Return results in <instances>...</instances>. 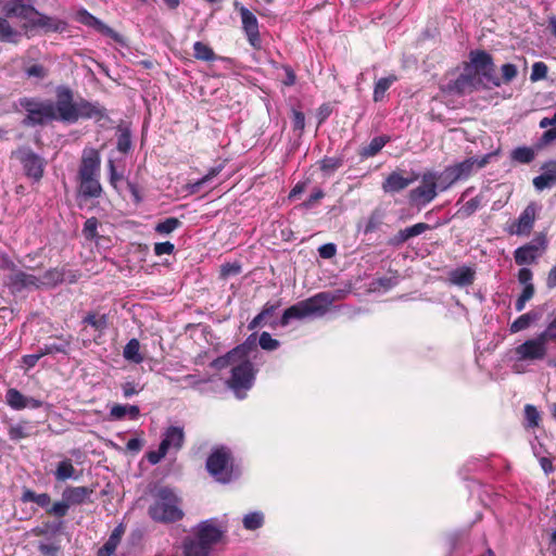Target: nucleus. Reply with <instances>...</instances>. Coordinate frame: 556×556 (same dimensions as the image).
Returning a JSON list of instances; mask_svg holds the SVG:
<instances>
[{
	"label": "nucleus",
	"instance_id": "nucleus-1",
	"mask_svg": "<svg viewBox=\"0 0 556 556\" xmlns=\"http://www.w3.org/2000/svg\"><path fill=\"white\" fill-rule=\"evenodd\" d=\"M247 353V346L239 345L211 363V366L216 369L230 367L231 376L227 384L239 400L247 396V391L253 387L257 372Z\"/></svg>",
	"mask_w": 556,
	"mask_h": 556
},
{
	"label": "nucleus",
	"instance_id": "nucleus-2",
	"mask_svg": "<svg viewBox=\"0 0 556 556\" xmlns=\"http://www.w3.org/2000/svg\"><path fill=\"white\" fill-rule=\"evenodd\" d=\"M228 531L226 519L210 518L192 529V535L184 540L185 556H210L214 546L223 541Z\"/></svg>",
	"mask_w": 556,
	"mask_h": 556
},
{
	"label": "nucleus",
	"instance_id": "nucleus-3",
	"mask_svg": "<svg viewBox=\"0 0 556 556\" xmlns=\"http://www.w3.org/2000/svg\"><path fill=\"white\" fill-rule=\"evenodd\" d=\"M55 119L74 124L78 119L94 118L100 121L106 116L105 109L98 102H90L85 99L74 101L73 92L68 87L56 88Z\"/></svg>",
	"mask_w": 556,
	"mask_h": 556
},
{
	"label": "nucleus",
	"instance_id": "nucleus-4",
	"mask_svg": "<svg viewBox=\"0 0 556 556\" xmlns=\"http://www.w3.org/2000/svg\"><path fill=\"white\" fill-rule=\"evenodd\" d=\"M148 513L152 520L162 523L176 522L184 517L180 498L168 486H161L153 492V503Z\"/></svg>",
	"mask_w": 556,
	"mask_h": 556
},
{
	"label": "nucleus",
	"instance_id": "nucleus-5",
	"mask_svg": "<svg viewBox=\"0 0 556 556\" xmlns=\"http://www.w3.org/2000/svg\"><path fill=\"white\" fill-rule=\"evenodd\" d=\"M336 299V295L331 292H320L312 298L298 302L283 312L280 324L281 326H287L292 319L321 317L328 312Z\"/></svg>",
	"mask_w": 556,
	"mask_h": 556
},
{
	"label": "nucleus",
	"instance_id": "nucleus-6",
	"mask_svg": "<svg viewBox=\"0 0 556 556\" xmlns=\"http://www.w3.org/2000/svg\"><path fill=\"white\" fill-rule=\"evenodd\" d=\"M547 352V343L540 333L527 339L514 349L511 370L515 374L526 372L528 365L545 359Z\"/></svg>",
	"mask_w": 556,
	"mask_h": 556
},
{
	"label": "nucleus",
	"instance_id": "nucleus-7",
	"mask_svg": "<svg viewBox=\"0 0 556 556\" xmlns=\"http://www.w3.org/2000/svg\"><path fill=\"white\" fill-rule=\"evenodd\" d=\"M206 469L220 483H229L240 476V469L233 464L231 451L226 446H217L211 452Z\"/></svg>",
	"mask_w": 556,
	"mask_h": 556
},
{
	"label": "nucleus",
	"instance_id": "nucleus-8",
	"mask_svg": "<svg viewBox=\"0 0 556 556\" xmlns=\"http://www.w3.org/2000/svg\"><path fill=\"white\" fill-rule=\"evenodd\" d=\"M20 104L27 113L24 119L27 126L43 125L55 119V106L51 100L24 98Z\"/></svg>",
	"mask_w": 556,
	"mask_h": 556
},
{
	"label": "nucleus",
	"instance_id": "nucleus-9",
	"mask_svg": "<svg viewBox=\"0 0 556 556\" xmlns=\"http://www.w3.org/2000/svg\"><path fill=\"white\" fill-rule=\"evenodd\" d=\"M93 490L88 486H66L62 492V500L55 502L49 509L48 514L58 518L67 515L71 506L81 505L86 503Z\"/></svg>",
	"mask_w": 556,
	"mask_h": 556
},
{
	"label": "nucleus",
	"instance_id": "nucleus-10",
	"mask_svg": "<svg viewBox=\"0 0 556 556\" xmlns=\"http://www.w3.org/2000/svg\"><path fill=\"white\" fill-rule=\"evenodd\" d=\"M469 59L476 73L482 75L494 87H500L502 85L501 78L493 75L494 63L490 53L483 50H473L470 52Z\"/></svg>",
	"mask_w": 556,
	"mask_h": 556
},
{
	"label": "nucleus",
	"instance_id": "nucleus-11",
	"mask_svg": "<svg viewBox=\"0 0 556 556\" xmlns=\"http://www.w3.org/2000/svg\"><path fill=\"white\" fill-rule=\"evenodd\" d=\"M539 206L531 202L520 213L517 220L507 227V232L513 236H529L536 220Z\"/></svg>",
	"mask_w": 556,
	"mask_h": 556
},
{
	"label": "nucleus",
	"instance_id": "nucleus-12",
	"mask_svg": "<svg viewBox=\"0 0 556 556\" xmlns=\"http://www.w3.org/2000/svg\"><path fill=\"white\" fill-rule=\"evenodd\" d=\"M492 157L493 153H488L482 156H471L450 166L456 180L464 181L471 177L477 170L486 166Z\"/></svg>",
	"mask_w": 556,
	"mask_h": 556
},
{
	"label": "nucleus",
	"instance_id": "nucleus-13",
	"mask_svg": "<svg viewBox=\"0 0 556 556\" xmlns=\"http://www.w3.org/2000/svg\"><path fill=\"white\" fill-rule=\"evenodd\" d=\"M546 249V240L542 236L536 240L529 242L514 251V258L517 265H532Z\"/></svg>",
	"mask_w": 556,
	"mask_h": 556
},
{
	"label": "nucleus",
	"instance_id": "nucleus-14",
	"mask_svg": "<svg viewBox=\"0 0 556 556\" xmlns=\"http://www.w3.org/2000/svg\"><path fill=\"white\" fill-rule=\"evenodd\" d=\"M437 182L432 174L425 173L421 177V185L410 191L413 202L428 204L437 197Z\"/></svg>",
	"mask_w": 556,
	"mask_h": 556
},
{
	"label": "nucleus",
	"instance_id": "nucleus-15",
	"mask_svg": "<svg viewBox=\"0 0 556 556\" xmlns=\"http://www.w3.org/2000/svg\"><path fill=\"white\" fill-rule=\"evenodd\" d=\"M7 283L13 292L39 289V277L15 268L7 277Z\"/></svg>",
	"mask_w": 556,
	"mask_h": 556
},
{
	"label": "nucleus",
	"instance_id": "nucleus-16",
	"mask_svg": "<svg viewBox=\"0 0 556 556\" xmlns=\"http://www.w3.org/2000/svg\"><path fill=\"white\" fill-rule=\"evenodd\" d=\"M2 11L5 17H17L25 21L24 28L28 29L30 18L37 14V10L23 2V0H11L4 3Z\"/></svg>",
	"mask_w": 556,
	"mask_h": 556
},
{
	"label": "nucleus",
	"instance_id": "nucleus-17",
	"mask_svg": "<svg viewBox=\"0 0 556 556\" xmlns=\"http://www.w3.org/2000/svg\"><path fill=\"white\" fill-rule=\"evenodd\" d=\"M5 403L13 410L25 408L36 409L43 405V402L31 396H26L15 388H10L5 392Z\"/></svg>",
	"mask_w": 556,
	"mask_h": 556
},
{
	"label": "nucleus",
	"instance_id": "nucleus-18",
	"mask_svg": "<svg viewBox=\"0 0 556 556\" xmlns=\"http://www.w3.org/2000/svg\"><path fill=\"white\" fill-rule=\"evenodd\" d=\"M101 157L99 152L93 149L83 151L81 161L78 169V178L89 176H100Z\"/></svg>",
	"mask_w": 556,
	"mask_h": 556
},
{
	"label": "nucleus",
	"instance_id": "nucleus-19",
	"mask_svg": "<svg viewBox=\"0 0 556 556\" xmlns=\"http://www.w3.org/2000/svg\"><path fill=\"white\" fill-rule=\"evenodd\" d=\"M21 161L26 175L35 181H39L43 175V159L33 151L27 150L22 152Z\"/></svg>",
	"mask_w": 556,
	"mask_h": 556
},
{
	"label": "nucleus",
	"instance_id": "nucleus-20",
	"mask_svg": "<svg viewBox=\"0 0 556 556\" xmlns=\"http://www.w3.org/2000/svg\"><path fill=\"white\" fill-rule=\"evenodd\" d=\"M240 16L242 28L251 46L258 47L261 43L258 22L256 16L247 8L241 7Z\"/></svg>",
	"mask_w": 556,
	"mask_h": 556
},
{
	"label": "nucleus",
	"instance_id": "nucleus-21",
	"mask_svg": "<svg viewBox=\"0 0 556 556\" xmlns=\"http://www.w3.org/2000/svg\"><path fill=\"white\" fill-rule=\"evenodd\" d=\"M8 437L11 441L17 442L35 434V425L26 419L18 421L5 420Z\"/></svg>",
	"mask_w": 556,
	"mask_h": 556
},
{
	"label": "nucleus",
	"instance_id": "nucleus-22",
	"mask_svg": "<svg viewBox=\"0 0 556 556\" xmlns=\"http://www.w3.org/2000/svg\"><path fill=\"white\" fill-rule=\"evenodd\" d=\"M185 443V432L182 427L170 426L163 433V439L161 441V445L163 448L169 453L173 451L177 453Z\"/></svg>",
	"mask_w": 556,
	"mask_h": 556
},
{
	"label": "nucleus",
	"instance_id": "nucleus-23",
	"mask_svg": "<svg viewBox=\"0 0 556 556\" xmlns=\"http://www.w3.org/2000/svg\"><path fill=\"white\" fill-rule=\"evenodd\" d=\"M65 27V22L45 15L39 11L30 18L28 24V28H41L46 31H63Z\"/></svg>",
	"mask_w": 556,
	"mask_h": 556
},
{
	"label": "nucleus",
	"instance_id": "nucleus-24",
	"mask_svg": "<svg viewBox=\"0 0 556 556\" xmlns=\"http://www.w3.org/2000/svg\"><path fill=\"white\" fill-rule=\"evenodd\" d=\"M556 184V160L546 162L542 166V174L533 179V186L538 191L552 188Z\"/></svg>",
	"mask_w": 556,
	"mask_h": 556
},
{
	"label": "nucleus",
	"instance_id": "nucleus-25",
	"mask_svg": "<svg viewBox=\"0 0 556 556\" xmlns=\"http://www.w3.org/2000/svg\"><path fill=\"white\" fill-rule=\"evenodd\" d=\"M448 282L459 288L471 286L476 279V270L470 266H460L448 273Z\"/></svg>",
	"mask_w": 556,
	"mask_h": 556
},
{
	"label": "nucleus",
	"instance_id": "nucleus-26",
	"mask_svg": "<svg viewBox=\"0 0 556 556\" xmlns=\"http://www.w3.org/2000/svg\"><path fill=\"white\" fill-rule=\"evenodd\" d=\"M77 21L86 26L92 27L98 31L108 35L112 38H117V34L108 25H105L102 21L93 16L85 9H80L77 12Z\"/></svg>",
	"mask_w": 556,
	"mask_h": 556
},
{
	"label": "nucleus",
	"instance_id": "nucleus-27",
	"mask_svg": "<svg viewBox=\"0 0 556 556\" xmlns=\"http://www.w3.org/2000/svg\"><path fill=\"white\" fill-rule=\"evenodd\" d=\"M77 21L86 26L92 27L98 31L108 35L112 38H117V34L108 25H105L102 21L93 16L85 9H80L77 12Z\"/></svg>",
	"mask_w": 556,
	"mask_h": 556
},
{
	"label": "nucleus",
	"instance_id": "nucleus-28",
	"mask_svg": "<svg viewBox=\"0 0 556 556\" xmlns=\"http://www.w3.org/2000/svg\"><path fill=\"white\" fill-rule=\"evenodd\" d=\"M430 226L426 223H417L410 227L401 229L395 236H393L389 243L394 247H399L409 240L410 238L417 237L427 231Z\"/></svg>",
	"mask_w": 556,
	"mask_h": 556
},
{
	"label": "nucleus",
	"instance_id": "nucleus-29",
	"mask_svg": "<svg viewBox=\"0 0 556 556\" xmlns=\"http://www.w3.org/2000/svg\"><path fill=\"white\" fill-rule=\"evenodd\" d=\"M124 533L125 526L123 523L117 525L111 532L108 541L98 549L97 556H112L116 552Z\"/></svg>",
	"mask_w": 556,
	"mask_h": 556
},
{
	"label": "nucleus",
	"instance_id": "nucleus-30",
	"mask_svg": "<svg viewBox=\"0 0 556 556\" xmlns=\"http://www.w3.org/2000/svg\"><path fill=\"white\" fill-rule=\"evenodd\" d=\"M79 179V192L84 198H99L102 194L100 176L81 177Z\"/></svg>",
	"mask_w": 556,
	"mask_h": 556
},
{
	"label": "nucleus",
	"instance_id": "nucleus-31",
	"mask_svg": "<svg viewBox=\"0 0 556 556\" xmlns=\"http://www.w3.org/2000/svg\"><path fill=\"white\" fill-rule=\"evenodd\" d=\"M414 180L415 178L403 177L401 174L393 172L387 177L382 187L386 192L395 193L407 188Z\"/></svg>",
	"mask_w": 556,
	"mask_h": 556
},
{
	"label": "nucleus",
	"instance_id": "nucleus-32",
	"mask_svg": "<svg viewBox=\"0 0 556 556\" xmlns=\"http://www.w3.org/2000/svg\"><path fill=\"white\" fill-rule=\"evenodd\" d=\"M224 166L217 165L208 169L206 175H204L201 179L189 182L185 186V190L188 194L199 193L204 187H206L222 170Z\"/></svg>",
	"mask_w": 556,
	"mask_h": 556
},
{
	"label": "nucleus",
	"instance_id": "nucleus-33",
	"mask_svg": "<svg viewBox=\"0 0 556 556\" xmlns=\"http://www.w3.org/2000/svg\"><path fill=\"white\" fill-rule=\"evenodd\" d=\"M53 475L55 480L59 482H64L70 479L77 480L79 478V475L70 458L59 462Z\"/></svg>",
	"mask_w": 556,
	"mask_h": 556
},
{
	"label": "nucleus",
	"instance_id": "nucleus-34",
	"mask_svg": "<svg viewBox=\"0 0 556 556\" xmlns=\"http://www.w3.org/2000/svg\"><path fill=\"white\" fill-rule=\"evenodd\" d=\"M428 174H432L434 176V182H437V188L440 191H445L448 188H451L453 185L458 182L456 180V177L451 168V166H447L444 168V170L438 173V172H428Z\"/></svg>",
	"mask_w": 556,
	"mask_h": 556
},
{
	"label": "nucleus",
	"instance_id": "nucleus-35",
	"mask_svg": "<svg viewBox=\"0 0 556 556\" xmlns=\"http://www.w3.org/2000/svg\"><path fill=\"white\" fill-rule=\"evenodd\" d=\"M124 358L132 364H141L143 362V356L140 353V342L137 339H130L124 350H123Z\"/></svg>",
	"mask_w": 556,
	"mask_h": 556
},
{
	"label": "nucleus",
	"instance_id": "nucleus-36",
	"mask_svg": "<svg viewBox=\"0 0 556 556\" xmlns=\"http://www.w3.org/2000/svg\"><path fill=\"white\" fill-rule=\"evenodd\" d=\"M71 345V341L65 338H60L58 342L46 343L42 346H39L38 350L41 353L42 357L50 354H67Z\"/></svg>",
	"mask_w": 556,
	"mask_h": 556
},
{
	"label": "nucleus",
	"instance_id": "nucleus-37",
	"mask_svg": "<svg viewBox=\"0 0 556 556\" xmlns=\"http://www.w3.org/2000/svg\"><path fill=\"white\" fill-rule=\"evenodd\" d=\"M21 500L24 503H28V502L36 503L38 506H40L42 508H47V510L51 507L50 506L51 497L48 493L37 494L36 492H34L30 489H25L23 491Z\"/></svg>",
	"mask_w": 556,
	"mask_h": 556
},
{
	"label": "nucleus",
	"instance_id": "nucleus-38",
	"mask_svg": "<svg viewBox=\"0 0 556 556\" xmlns=\"http://www.w3.org/2000/svg\"><path fill=\"white\" fill-rule=\"evenodd\" d=\"M21 38V33L14 29L5 17L0 16V41L16 43Z\"/></svg>",
	"mask_w": 556,
	"mask_h": 556
},
{
	"label": "nucleus",
	"instance_id": "nucleus-39",
	"mask_svg": "<svg viewBox=\"0 0 556 556\" xmlns=\"http://www.w3.org/2000/svg\"><path fill=\"white\" fill-rule=\"evenodd\" d=\"M390 138L387 136H378L371 139V141L362 149L361 155L363 157H372L378 154L382 148L389 142Z\"/></svg>",
	"mask_w": 556,
	"mask_h": 556
},
{
	"label": "nucleus",
	"instance_id": "nucleus-40",
	"mask_svg": "<svg viewBox=\"0 0 556 556\" xmlns=\"http://www.w3.org/2000/svg\"><path fill=\"white\" fill-rule=\"evenodd\" d=\"M64 280V274L58 268L47 270L42 277H39V288L55 287Z\"/></svg>",
	"mask_w": 556,
	"mask_h": 556
},
{
	"label": "nucleus",
	"instance_id": "nucleus-41",
	"mask_svg": "<svg viewBox=\"0 0 556 556\" xmlns=\"http://www.w3.org/2000/svg\"><path fill=\"white\" fill-rule=\"evenodd\" d=\"M395 75H390L388 77L380 78L376 81L374 88V101L379 102L384 98L387 90L392 86L394 81H396Z\"/></svg>",
	"mask_w": 556,
	"mask_h": 556
},
{
	"label": "nucleus",
	"instance_id": "nucleus-42",
	"mask_svg": "<svg viewBox=\"0 0 556 556\" xmlns=\"http://www.w3.org/2000/svg\"><path fill=\"white\" fill-rule=\"evenodd\" d=\"M242 525L245 530L254 531L263 527L264 514L262 511H251L243 516Z\"/></svg>",
	"mask_w": 556,
	"mask_h": 556
},
{
	"label": "nucleus",
	"instance_id": "nucleus-43",
	"mask_svg": "<svg viewBox=\"0 0 556 556\" xmlns=\"http://www.w3.org/2000/svg\"><path fill=\"white\" fill-rule=\"evenodd\" d=\"M182 223L176 217H167L157 223L154 227L155 232L162 236L170 235L173 231L181 227Z\"/></svg>",
	"mask_w": 556,
	"mask_h": 556
},
{
	"label": "nucleus",
	"instance_id": "nucleus-44",
	"mask_svg": "<svg viewBox=\"0 0 556 556\" xmlns=\"http://www.w3.org/2000/svg\"><path fill=\"white\" fill-rule=\"evenodd\" d=\"M536 319V315L533 313H526L519 316L516 320H514L509 327V331L511 333H517L519 331L526 330L530 327V325Z\"/></svg>",
	"mask_w": 556,
	"mask_h": 556
},
{
	"label": "nucleus",
	"instance_id": "nucleus-45",
	"mask_svg": "<svg viewBox=\"0 0 556 556\" xmlns=\"http://www.w3.org/2000/svg\"><path fill=\"white\" fill-rule=\"evenodd\" d=\"M535 156L534 150L529 147H518L511 151V159L521 164H528Z\"/></svg>",
	"mask_w": 556,
	"mask_h": 556
},
{
	"label": "nucleus",
	"instance_id": "nucleus-46",
	"mask_svg": "<svg viewBox=\"0 0 556 556\" xmlns=\"http://www.w3.org/2000/svg\"><path fill=\"white\" fill-rule=\"evenodd\" d=\"M193 55L198 60L214 61L216 59L214 51L207 45L197 41L193 45Z\"/></svg>",
	"mask_w": 556,
	"mask_h": 556
},
{
	"label": "nucleus",
	"instance_id": "nucleus-47",
	"mask_svg": "<svg viewBox=\"0 0 556 556\" xmlns=\"http://www.w3.org/2000/svg\"><path fill=\"white\" fill-rule=\"evenodd\" d=\"M342 165H343L342 157H337V156L324 157L320 161V169L327 176L332 175Z\"/></svg>",
	"mask_w": 556,
	"mask_h": 556
},
{
	"label": "nucleus",
	"instance_id": "nucleus-48",
	"mask_svg": "<svg viewBox=\"0 0 556 556\" xmlns=\"http://www.w3.org/2000/svg\"><path fill=\"white\" fill-rule=\"evenodd\" d=\"M482 197L477 195L469 201H467L458 211V214H460L463 217H469L471 216L482 204Z\"/></svg>",
	"mask_w": 556,
	"mask_h": 556
},
{
	"label": "nucleus",
	"instance_id": "nucleus-49",
	"mask_svg": "<svg viewBox=\"0 0 556 556\" xmlns=\"http://www.w3.org/2000/svg\"><path fill=\"white\" fill-rule=\"evenodd\" d=\"M83 323L93 327L96 330L102 331L108 326V319L105 315L88 314Z\"/></svg>",
	"mask_w": 556,
	"mask_h": 556
},
{
	"label": "nucleus",
	"instance_id": "nucleus-50",
	"mask_svg": "<svg viewBox=\"0 0 556 556\" xmlns=\"http://www.w3.org/2000/svg\"><path fill=\"white\" fill-rule=\"evenodd\" d=\"M525 419L528 428H534L539 425L540 413L535 406L527 404L525 406Z\"/></svg>",
	"mask_w": 556,
	"mask_h": 556
},
{
	"label": "nucleus",
	"instance_id": "nucleus-51",
	"mask_svg": "<svg viewBox=\"0 0 556 556\" xmlns=\"http://www.w3.org/2000/svg\"><path fill=\"white\" fill-rule=\"evenodd\" d=\"M258 343L260 346L265 351H275L280 345V342L274 339L268 332L261 333Z\"/></svg>",
	"mask_w": 556,
	"mask_h": 556
},
{
	"label": "nucleus",
	"instance_id": "nucleus-52",
	"mask_svg": "<svg viewBox=\"0 0 556 556\" xmlns=\"http://www.w3.org/2000/svg\"><path fill=\"white\" fill-rule=\"evenodd\" d=\"M131 148V136L128 129H122L117 137V150L127 153Z\"/></svg>",
	"mask_w": 556,
	"mask_h": 556
},
{
	"label": "nucleus",
	"instance_id": "nucleus-53",
	"mask_svg": "<svg viewBox=\"0 0 556 556\" xmlns=\"http://www.w3.org/2000/svg\"><path fill=\"white\" fill-rule=\"evenodd\" d=\"M99 222L96 217L88 218L83 228V233L86 239L93 240L97 238V229Z\"/></svg>",
	"mask_w": 556,
	"mask_h": 556
},
{
	"label": "nucleus",
	"instance_id": "nucleus-54",
	"mask_svg": "<svg viewBox=\"0 0 556 556\" xmlns=\"http://www.w3.org/2000/svg\"><path fill=\"white\" fill-rule=\"evenodd\" d=\"M471 77L467 74H462L454 83L453 89L458 93H466L470 91Z\"/></svg>",
	"mask_w": 556,
	"mask_h": 556
},
{
	"label": "nucleus",
	"instance_id": "nucleus-55",
	"mask_svg": "<svg viewBox=\"0 0 556 556\" xmlns=\"http://www.w3.org/2000/svg\"><path fill=\"white\" fill-rule=\"evenodd\" d=\"M501 72H502L501 81L506 83V84L514 80L518 75L517 66L511 63H506V64L502 65Z\"/></svg>",
	"mask_w": 556,
	"mask_h": 556
},
{
	"label": "nucleus",
	"instance_id": "nucleus-56",
	"mask_svg": "<svg viewBox=\"0 0 556 556\" xmlns=\"http://www.w3.org/2000/svg\"><path fill=\"white\" fill-rule=\"evenodd\" d=\"M546 75H547V66L545 63L535 62L532 65V71H531V75H530V79L532 81H538V80L544 79L546 77Z\"/></svg>",
	"mask_w": 556,
	"mask_h": 556
},
{
	"label": "nucleus",
	"instance_id": "nucleus-57",
	"mask_svg": "<svg viewBox=\"0 0 556 556\" xmlns=\"http://www.w3.org/2000/svg\"><path fill=\"white\" fill-rule=\"evenodd\" d=\"M546 343L549 341L556 343V317L540 332Z\"/></svg>",
	"mask_w": 556,
	"mask_h": 556
},
{
	"label": "nucleus",
	"instance_id": "nucleus-58",
	"mask_svg": "<svg viewBox=\"0 0 556 556\" xmlns=\"http://www.w3.org/2000/svg\"><path fill=\"white\" fill-rule=\"evenodd\" d=\"M380 225H381V217H380V215L376 214V213H372L369 216V218H368V220H367V223H366V225L364 227V233L368 235V233L374 232L376 229L379 228Z\"/></svg>",
	"mask_w": 556,
	"mask_h": 556
},
{
	"label": "nucleus",
	"instance_id": "nucleus-59",
	"mask_svg": "<svg viewBox=\"0 0 556 556\" xmlns=\"http://www.w3.org/2000/svg\"><path fill=\"white\" fill-rule=\"evenodd\" d=\"M175 250V247L172 242L165 241V242H157L154 244V254L156 256H162L164 254H172Z\"/></svg>",
	"mask_w": 556,
	"mask_h": 556
},
{
	"label": "nucleus",
	"instance_id": "nucleus-60",
	"mask_svg": "<svg viewBox=\"0 0 556 556\" xmlns=\"http://www.w3.org/2000/svg\"><path fill=\"white\" fill-rule=\"evenodd\" d=\"M127 416V405L115 404L110 409V418L113 420H121Z\"/></svg>",
	"mask_w": 556,
	"mask_h": 556
},
{
	"label": "nucleus",
	"instance_id": "nucleus-61",
	"mask_svg": "<svg viewBox=\"0 0 556 556\" xmlns=\"http://www.w3.org/2000/svg\"><path fill=\"white\" fill-rule=\"evenodd\" d=\"M517 277H518L519 283L523 285V287L533 286V283H532L533 274L530 268H528V267L520 268Z\"/></svg>",
	"mask_w": 556,
	"mask_h": 556
},
{
	"label": "nucleus",
	"instance_id": "nucleus-62",
	"mask_svg": "<svg viewBox=\"0 0 556 556\" xmlns=\"http://www.w3.org/2000/svg\"><path fill=\"white\" fill-rule=\"evenodd\" d=\"M142 390L139 384L135 382L127 381L122 386L123 395L126 399L131 397L132 395L138 394Z\"/></svg>",
	"mask_w": 556,
	"mask_h": 556
},
{
	"label": "nucleus",
	"instance_id": "nucleus-63",
	"mask_svg": "<svg viewBox=\"0 0 556 556\" xmlns=\"http://www.w3.org/2000/svg\"><path fill=\"white\" fill-rule=\"evenodd\" d=\"M166 454L167 452L160 444L159 450L149 452L147 458L151 465H156L166 456Z\"/></svg>",
	"mask_w": 556,
	"mask_h": 556
},
{
	"label": "nucleus",
	"instance_id": "nucleus-64",
	"mask_svg": "<svg viewBox=\"0 0 556 556\" xmlns=\"http://www.w3.org/2000/svg\"><path fill=\"white\" fill-rule=\"evenodd\" d=\"M39 552L45 556H58L60 547L54 544L40 543L38 546Z\"/></svg>",
	"mask_w": 556,
	"mask_h": 556
}]
</instances>
